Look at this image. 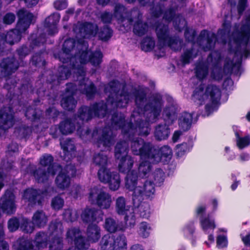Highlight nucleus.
<instances>
[{
	"mask_svg": "<svg viewBox=\"0 0 250 250\" xmlns=\"http://www.w3.org/2000/svg\"><path fill=\"white\" fill-rule=\"evenodd\" d=\"M88 199L92 204L97 206L101 209L109 208L112 201L109 193L97 188L91 189Z\"/></svg>",
	"mask_w": 250,
	"mask_h": 250,
	"instance_id": "1a4fd4ad",
	"label": "nucleus"
},
{
	"mask_svg": "<svg viewBox=\"0 0 250 250\" xmlns=\"http://www.w3.org/2000/svg\"><path fill=\"white\" fill-rule=\"evenodd\" d=\"M30 173L38 183H45L47 182L50 175H52V172H48L42 167H37L36 166L32 167L30 170Z\"/></svg>",
	"mask_w": 250,
	"mask_h": 250,
	"instance_id": "5701e85b",
	"label": "nucleus"
},
{
	"mask_svg": "<svg viewBox=\"0 0 250 250\" xmlns=\"http://www.w3.org/2000/svg\"><path fill=\"white\" fill-rule=\"evenodd\" d=\"M76 122L73 118H66L59 124L60 130L62 135H68L72 133L75 130Z\"/></svg>",
	"mask_w": 250,
	"mask_h": 250,
	"instance_id": "f704fd0d",
	"label": "nucleus"
},
{
	"mask_svg": "<svg viewBox=\"0 0 250 250\" xmlns=\"http://www.w3.org/2000/svg\"><path fill=\"white\" fill-rule=\"evenodd\" d=\"M93 162L96 166L99 167L98 171L100 170H107L109 168H107L108 160L106 155L101 153L95 154L93 158Z\"/></svg>",
	"mask_w": 250,
	"mask_h": 250,
	"instance_id": "a18cd8bd",
	"label": "nucleus"
},
{
	"mask_svg": "<svg viewBox=\"0 0 250 250\" xmlns=\"http://www.w3.org/2000/svg\"><path fill=\"white\" fill-rule=\"evenodd\" d=\"M104 227L105 229L110 233H115L120 229L118 223L111 217L105 219Z\"/></svg>",
	"mask_w": 250,
	"mask_h": 250,
	"instance_id": "864d4df0",
	"label": "nucleus"
},
{
	"mask_svg": "<svg viewBox=\"0 0 250 250\" xmlns=\"http://www.w3.org/2000/svg\"><path fill=\"white\" fill-rule=\"evenodd\" d=\"M102 211L93 208H86L81 214V218L84 223H98L103 220V214Z\"/></svg>",
	"mask_w": 250,
	"mask_h": 250,
	"instance_id": "a211bd4d",
	"label": "nucleus"
},
{
	"mask_svg": "<svg viewBox=\"0 0 250 250\" xmlns=\"http://www.w3.org/2000/svg\"><path fill=\"white\" fill-rule=\"evenodd\" d=\"M115 208L117 213L119 215H124L129 211V209L126 208L125 199L122 196L117 198Z\"/></svg>",
	"mask_w": 250,
	"mask_h": 250,
	"instance_id": "4d7b16f0",
	"label": "nucleus"
},
{
	"mask_svg": "<svg viewBox=\"0 0 250 250\" xmlns=\"http://www.w3.org/2000/svg\"><path fill=\"white\" fill-rule=\"evenodd\" d=\"M163 117L166 124L172 125L177 119V108L173 105H167L163 110Z\"/></svg>",
	"mask_w": 250,
	"mask_h": 250,
	"instance_id": "72a5a7b5",
	"label": "nucleus"
},
{
	"mask_svg": "<svg viewBox=\"0 0 250 250\" xmlns=\"http://www.w3.org/2000/svg\"><path fill=\"white\" fill-rule=\"evenodd\" d=\"M16 196L10 189H7L0 198V208L2 212L7 215H12L16 211Z\"/></svg>",
	"mask_w": 250,
	"mask_h": 250,
	"instance_id": "2eb2a0df",
	"label": "nucleus"
},
{
	"mask_svg": "<svg viewBox=\"0 0 250 250\" xmlns=\"http://www.w3.org/2000/svg\"><path fill=\"white\" fill-rule=\"evenodd\" d=\"M44 55V50H40L38 52L35 53L30 59V63L32 66L37 68L44 67L46 64Z\"/></svg>",
	"mask_w": 250,
	"mask_h": 250,
	"instance_id": "a19ab883",
	"label": "nucleus"
},
{
	"mask_svg": "<svg viewBox=\"0 0 250 250\" xmlns=\"http://www.w3.org/2000/svg\"><path fill=\"white\" fill-rule=\"evenodd\" d=\"M25 116L32 123H39L42 118L43 111L41 109L29 106L25 111Z\"/></svg>",
	"mask_w": 250,
	"mask_h": 250,
	"instance_id": "c9c22d12",
	"label": "nucleus"
},
{
	"mask_svg": "<svg viewBox=\"0 0 250 250\" xmlns=\"http://www.w3.org/2000/svg\"><path fill=\"white\" fill-rule=\"evenodd\" d=\"M93 117L103 118L108 116L111 111L108 109L107 104L103 100L95 102L90 105Z\"/></svg>",
	"mask_w": 250,
	"mask_h": 250,
	"instance_id": "412c9836",
	"label": "nucleus"
},
{
	"mask_svg": "<svg viewBox=\"0 0 250 250\" xmlns=\"http://www.w3.org/2000/svg\"><path fill=\"white\" fill-rule=\"evenodd\" d=\"M150 7V14L152 17L154 18H160L164 13V5L160 2H157L156 4L154 2Z\"/></svg>",
	"mask_w": 250,
	"mask_h": 250,
	"instance_id": "680f3d73",
	"label": "nucleus"
},
{
	"mask_svg": "<svg viewBox=\"0 0 250 250\" xmlns=\"http://www.w3.org/2000/svg\"><path fill=\"white\" fill-rule=\"evenodd\" d=\"M97 92V87L92 82H90L89 84L86 83L84 84L83 93L84 94L88 99L94 98Z\"/></svg>",
	"mask_w": 250,
	"mask_h": 250,
	"instance_id": "052dcab7",
	"label": "nucleus"
},
{
	"mask_svg": "<svg viewBox=\"0 0 250 250\" xmlns=\"http://www.w3.org/2000/svg\"><path fill=\"white\" fill-rule=\"evenodd\" d=\"M77 133L82 140L87 142L95 138L98 134L99 130L98 128L95 127L92 131L89 127L85 128L84 126L80 125L77 130Z\"/></svg>",
	"mask_w": 250,
	"mask_h": 250,
	"instance_id": "c85d7f7f",
	"label": "nucleus"
},
{
	"mask_svg": "<svg viewBox=\"0 0 250 250\" xmlns=\"http://www.w3.org/2000/svg\"><path fill=\"white\" fill-rule=\"evenodd\" d=\"M183 44V41L178 37H170L166 43V46L167 45L174 51L181 50Z\"/></svg>",
	"mask_w": 250,
	"mask_h": 250,
	"instance_id": "5fc2aeb1",
	"label": "nucleus"
},
{
	"mask_svg": "<svg viewBox=\"0 0 250 250\" xmlns=\"http://www.w3.org/2000/svg\"><path fill=\"white\" fill-rule=\"evenodd\" d=\"M65 86L61 95L60 104L65 110L73 111L77 104V101L74 97L77 93V86L73 83H67Z\"/></svg>",
	"mask_w": 250,
	"mask_h": 250,
	"instance_id": "0eeeda50",
	"label": "nucleus"
},
{
	"mask_svg": "<svg viewBox=\"0 0 250 250\" xmlns=\"http://www.w3.org/2000/svg\"><path fill=\"white\" fill-rule=\"evenodd\" d=\"M76 40L72 38H69L66 39L62 46V52L60 51L58 53L54 54V57L58 59L62 63L66 62H71V66L74 67L75 64L74 61H77L76 58L71 54V51L75 47Z\"/></svg>",
	"mask_w": 250,
	"mask_h": 250,
	"instance_id": "9d476101",
	"label": "nucleus"
},
{
	"mask_svg": "<svg viewBox=\"0 0 250 250\" xmlns=\"http://www.w3.org/2000/svg\"><path fill=\"white\" fill-rule=\"evenodd\" d=\"M115 249L114 250H126L127 241L125 236L124 234L114 235Z\"/></svg>",
	"mask_w": 250,
	"mask_h": 250,
	"instance_id": "e2e57ef3",
	"label": "nucleus"
},
{
	"mask_svg": "<svg viewBox=\"0 0 250 250\" xmlns=\"http://www.w3.org/2000/svg\"><path fill=\"white\" fill-rule=\"evenodd\" d=\"M97 175L99 180L103 183L107 184L110 189L113 191L118 190L121 184L119 173L117 171H111L109 168L107 170L98 171Z\"/></svg>",
	"mask_w": 250,
	"mask_h": 250,
	"instance_id": "ddd939ff",
	"label": "nucleus"
},
{
	"mask_svg": "<svg viewBox=\"0 0 250 250\" xmlns=\"http://www.w3.org/2000/svg\"><path fill=\"white\" fill-rule=\"evenodd\" d=\"M129 144L126 141H120L116 144L114 148V156L116 160L128 156Z\"/></svg>",
	"mask_w": 250,
	"mask_h": 250,
	"instance_id": "58836bf2",
	"label": "nucleus"
},
{
	"mask_svg": "<svg viewBox=\"0 0 250 250\" xmlns=\"http://www.w3.org/2000/svg\"><path fill=\"white\" fill-rule=\"evenodd\" d=\"M31 51L27 43H24L16 49V54L22 64H23L24 59L30 53Z\"/></svg>",
	"mask_w": 250,
	"mask_h": 250,
	"instance_id": "09e8293b",
	"label": "nucleus"
},
{
	"mask_svg": "<svg viewBox=\"0 0 250 250\" xmlns=\"http://www.w3.org/2000/svg\"><path fill=\"white\" fill-rule=\"evenodd\" d=\"M231 29V22L225 20L222 24V28L218 30V34L220 36L222 39H226L227 36H229V39H232V33L230 34Z\"/></svg>",
	"mask_w": 250,
	"mask_h": 250,
	"instance_id": "8fccbe9b",
	"label": "nucleus"
},
{
	"mask_svg": "<svg viewBox=\"0 0 250 250\" xmlns=\"http://www.w3.org/2000/svg\"><path fill=\"white\" fill-rule=\"evenodd\" d=\"M193 121L192 114L185 111L181 113L178 120L179 127L182 131H187L190 129Z\"/></svg>",
	"mask_w": 250,
	"mask_h": 250,
	"instance_id": "2f4dec72",
	"label": "nucleus"
},
{
	"mask_svg": "<svg viewBox=\"0 0 250 250\" xmlns=\"http://www.w3.org/2000/svg\"><path fill=\"white\" fill-rule=\"evenodd\" d=\"M195 57L196 55H194V49L191 47L187 49L184 51L183 53L181 55L180 60L183 64L186 65L189 64L191 60Z\"/></svg>",
	"mask_w": 250,
	"mask_h": 250,
	"instance_id": "69168bd1",
	"label": "nucleus"
},
{
	"mask_svg": "<svg viewBox=\"0 0 250 250\" xmlns=\"http://www.w3.org/2000/svg\"><path fill=\"white\" fill-rule=\"evenodd\" d=\"M21 218L16 216L10 218L7 222V227L11 232H15L20 229Z\"/></svg>",
	"mask_w": 250,
	"mask_h": 250,
	"instance_id": "774afa93",
	"label": "nucleus"
},
{
	"mask_svg": "<svg viewBox=\"0 0 250 250\" xmlns=\"http://www.w3.org/2000/svg\"><path fill=\"white\" fill-rule=\"evenodd\" d=\"M132 211H128L125 213L124 217V222L126 227L132 228L136 224V216L134 212L133 207L131 208Z\"/></svg>",
	"mask_w": 250,
	"mask_h": 250,
	"instance_id": "338daca9",
	"label": "nucleus"
},
{
	"mask_svg": "<svg viewBox=\"0 0 250 250\" xmlns=\"http://www.w3.org/2000/svg\"><path fill=\"white\" fill-rule=\"evenodd\" d=\"M86 235L88 240L92 243L97 242L101 237V229L96 224H90L86 229Z\"/></svg>",
	"mask_w": 250,
	"mask_h": 250,
	"instance_id": "ea45409f",
	"label": "nucleus"
},
{
	"mask_svg": "<svg viewBox=\"0 0 250 250\" xmlns=\"http://www.w3.org/2000/svg\"><path fill=\"white\" fill-rule=\"evenodd\" d=\"M63 155L62 156V160L67 163L70 162L74 157L76 151V147L72 139L67 138L60 142Z\"/></svg>",
	"mask_w": 250,
	"mask_h": 250,
	"instance_id": "aec40b11",
	"label": "nucleus"
},
{
	"mask_svg": "<svg viewBox=\"0 0 250 250\" xmlns=\"http://www.w3.org/2000/svg\"><path fill=\"white\" fill-rule=\"evenodd\" d=\"M34 225L29 219L21 217L20 229L24 233H31L34 229Z\"/></svg>",
	"mask_w": 250,
	"mask_h": 250,
	"instance_id": "0e129e2a",
	"label": "nucleus"
},
{
	"mask_svg": "<svg viewBox=\"0 0 250 250\" xmlns=\"http://www.w3.org/2000/svg\"><path fill=\"white\" fill-rule=\"evenodd\" d=\"M114 16L117 20L121 22H124L127 20L129 24H132L133 19L128 16V12L126 7L121 4H117L114 8Z\"/></svg>",
	"mask_w": 250,
	"mask_h": 250,
	"instance_id": "c756f323",
	"label": "nucleus"
},
{
	"mask_svg": "<svg viewBox=\"0 0 250 250\" xmlns=\"http://www.w3.org/2000/svg\"><path fill=\"white\" fill-rule=\"evenodd\" d=\"M232 40L236 44L233 48L229 43V50L234 53V57L246 58L250 56V13L246 17L244 23L240 29L237 24L232 32Z\"/></svg>",
	"mask_w": 250,
	"mask_h": 250,
	"instance_id": "7ed1b4c3",
	"label": "nucleus"
},
{
	"mask_svg": "<svg viewBox=\"0 0 250 250\" xmlns=\"http://www.w3.org/2000/svg\"><path fill=\"white\" fill-rule=\"evenodd\" d=\"M148 29V23L142 20V14L140 11H138L137 13V20L133 24V33L137 36L142 37L147 33Z\"/></svg>",
	"mask_w": 250,
	"mask_h": 250,
	"instance_id": "bb28decb",
	"label": "nucleus"
},
{
	"mask_svg": "<svg viewBox=\"0 0 250 250\" xmlns=\"http://www.w3.org/2000/svg\"><path fill=\"white\" fill-rule=\"evenodd\" d=\"M46 192V190H41L34 188L25 189L22 194V198L26 200L30 204L41 205L44 199L43 195Z\"/></svg>",
	"mask_w": 250,
	"mask_h": 250,
	"instance_id": "f3484780",
	"label": "nucleus"
},
{
	"mask_svg": "<svg viewBox=\"0 0 250 250\" xmlns=\"http://www.w3.org/2000/svg\"><path fill=\"white\" fill-rule=\"evenodd\" d=\"M208 72V65L204 62H199L195 67V75L196 77L202 80L206 77Z\"/></svg>",
	"mask_w": 250,
	"mask_h": 250,
	"instance_id": "603ef678",
	"label": "nucleus"
},
{
	"mask_svg": "<svg viewBox=\"0 0 250 250\" xmlns=\"http://www.w3.org/2000/svg\"><path fill=\"white\" fill-rule=\"evenodd\" d=\"M96 143L98 147L102 145L104 147H110L112 145V140L109 131L103 130L102 135L97 139Z\"/></svg>",
	"mask_w": 250,
	"mask_h": 250,
	"instance_id": "49530a36",
	"label": "nucleus"
},
{
	"mask_svg": "<svg viewBox=\"0 0 250 250\" xmlns=\"http://www.w3.org/2000/svg\"><path fill=\"white\" fill-rule=\"evenodd\" d=\"M60 14L54 13L47 17L44 20V26L47 28L48 34L50 35L57 32V25L60 20Z\"/></svg>",
	"mask_w": 250,
	"mask_h": 250,
	"instance_id": "a878e982",
	"label": "nucleus"
},
{
	"mask_svg": "<svg viewBox=\"0 0 250 250\" xmlns=\"http://www.w3.org/2000/svg\"><path fill=\"white\" fill-rule=\"evenodd\" d=\"M98 26L90 22H84L79 25V32L83 37L95 36L97 34Z\"/></svg>",
	"mask_w": 250,
	"mask_h": 250,
	"instance_id": "7c9ffc66",
	"label": "nucleus"
},
{
	"mask_svg": "<svg viewBox=\"0 0 250 250\" xmlns=\"http://www.w3.org/2000/svg\"><path fill=\"white\" fill-rule=\"evenodd\" d=\"M119 160L120 161L118 164V169L120 172L126 173L127 175L132 171L136 172L134 170H131L134 164V160L130 156L123 157Z\"/></svg>",
	"mask_w": 250,
	"mask_h": 250,
	"instance_id": "4c0bfd02",
	"label": "nucleus"
},
{
	"mask_svg": "<svg viewBox=\"0 0 250 250\" xmlns=\"http://www.w3.org/2000/svg\"><path fill=\"white\" fill-rule=\"evenodd\" d=\"M32 221L34 226L41 228L46 224L47 217L42 210H37L34 213Z\"/></svg>",
	"mask_w": 250,
	"mask_h": 250,
	"instance_id": "c03bdc74",
	"label": "nucleus"
},
{
	"mask_svg": "<svg viewBox=\"0 0 250 250\" xmlns=\"http://www.w3.org/2000/svg\"><path fill=\"white\" fill-rule=\"evenodd\" d=\"M97 34L100 40L107 42L112 37L113 30L108 25H104L98 30Z\"/></svg>",
	"mask_w": 250,
	"mask_h": 250,
	"instance_id": "de8ad7c7",
	"label": "nucleus"
},
{
	"mask_svg": "<svg viewBox=\"0 0 250 250\" xmlns=\"http://www.w3.org/2000/svg\"><path fill=\"white\" fill-rule=\"evenodd\" d=\"M93 118L90 106L82 105L78 109L77 114H75L73 118L76 122V121L79 120L83 124L84 122H88Z\"/></svg>",
	"mask_w": 250,
	"mask_h": 250,
	"instance_id": "473e14b6",
	"label": "nucleus"
},
{
	"mask_svg": "<svg viewBox=\"0 0 250 250\" xmlns=\"http://www.w3.org/2000/svg\"><path fill=\"white\" fill-rule=\"evenodd\" d=\"M111 123L116 129H121L124 137L130 142L131 149L134 155L148 159L152 144L146 142L141 138H135L134 136L137 132L139 135L147 136L150 131L149 122L140 118L135 121L134 124L131 121L126 122L124 114L115 111L112 115Z\"/></svg>",
	"mask_w": 250,
	"mask_h": 250,
	"instance_id": "f257e3e1",
	"label": "nucleus"
},
{
	"mask_svg": "<svg viewBox=\"0 0 250 250\" xmlns=\"http://www.w3.org/2000/svg\"><path fill=\"white\" fill-rule=\"evenodd\" d=\"M163 19L168 22L173 21V25L175 29L181 31L182 28L180 26L179 23L177 22V19L175 18L176 11L173 7H170L167 10L164 11L163 14Z\"/></svg>",
	"mask_w": 250,
	"mask_h": 250,
	"instance_id": "37998d69",
	"label": "nucleus"
},
{
	"mask_svg": "<svg viewBox=\"0 0 250 250\" xmlns=\"http://www.w3.org/2000/svg\"><path fill=\"white\" fill-rule=\"evenodd\" d=\"M34 243L38 249L46 247L47 238L44 232L39 231L37 233L35 237Z\"/></svg>",
	"mask_w": 250,
	"mask_h": 250,
	"instance_id": "bf43d9fd",
	"label": "nucleus"
},
{
	"mask_svg": "<svg viewBox=\"0 0 250 250\" xmlns=\"http://www.w3.org/2000/svg\"><path fill=\"white\" fill-rule=\"evenodd\" d=\"M114 235L105 234L103 236L100 241L101 250H114L115 249Z\"/></svg>",
	"mask_w": 250,
	"mask_h": 250,
	"instance_id": "79ce46f5",
	"label": "nucleus"
},
{
	"mask_svg": "<svg viewBox=\"0 0 250 250\" xmlns=\"http://www.w3.org/2000/svg\"><path fill=\"white\" fill-rule=\"evenodd\" d=\"M40 165L42 167H47L48 172H52V176H54L57 172V168L61 167V165H56L54 163V158L51 154H45L40 158Z\"/></svg>",
	"mask_w": 250,
	"mask_h": 250,
	"instance_id": "393cba45",
	"label": "nucleus"
},
{
	"mask_svg": "<svg viewBox=\"0 0 250 250\" xmlns=\"http://www.w3.org/2000/svg\"><path fill=\"white\" fill-rule=\"evenodd\" d=\"M20 64L14 57L3 58L0 62V77L6 78L3 88L8 91L6 97L9 100L10 104H13L12 101L16 97L12 90L15 88L16 82L15 80L9 78L19 67Z\"/></svg>",
	"mask_w": 250,
	"mask_h": 250,
	"instance_id": "423d86ee",
	"label": "nucleus"
},
{
	"mask_svg": "<svg viewBox=\"0 0 250 250\" xmlns=\"http://www.w3.org/2000/svg\"><path fill=\"white\" fill-rule=\"evenodd\" d=\"M207 208L205 205L199 206L197 207L195 214L197 217L199 218L200 223L202 230L207 233L208 229L212 231L216 228V225L214 218L210 217L208 214L205 216Z\"/></svg>",
	"mask_w": 250,
	"mask_h": 250,
	"instance_id": "4468645a",
	"label": "nucleus"
},
{
	"mask_svg": "<svg viewBox=\"0 0 250 250\" xmlns=\"http://www.w3.org/2000/svg\"><path fill=\"white\" fill-rule=\"evenodd\" d=\"M18 18L16 27L7 32L2 33L5 43L13 45L19 42L22 34L29 27L33 18V15L24 9L19 10L17 13Z\"/></svg>",
	"mask_w": 250,
	"mask_h": 250,
	"instance_id": "39448f33",
	"label": "nucleus"
},
{
	"mask_svg": "<svg viewBox=\"0 0 250 250\" xmlns=\"http://www.w3.org/2000/svg\"><path fill=\"white\" fill-rule=\"evenodd\" d=\"M55 179V183L59 189L64 190L68 188L70 185V178L69 174L72 177L75 176L76 168L74 165L67 164L64 168L62 167Z\"/></svg>",
	"mask_w": 250,
	"mask_h": 250,
	"instance_id": "9b49d317",
	"label": "nucleus"
},
{
	"mask_svg": "<svg viewBox=\"0 0 250 250\" xmlns=\"http://www.w3.org/2000/svg\"><path fill=\"white\" fill-rule=\"evenodd\" d=\"M151 149L148 159L151 161L153 163L162 162L165 165L170 162L173 153L169 146L165 145L159 147L152 144Z\"/></svg>",
	"mask_w": 250,
	"mask_h": 250,
	"instance_id": "6e6552de",
	"label": "nucleus"
},
{
	"mask_svg": "<svg viewBox=\"0 0 250 250\" xmlns=\"http://www.w3.org/2000/svg\"><path fill=\"white\" fill-rule=\"evenodd\" d=\"M14 112L12 105L4 106L0 109V128L4 131L14 124Z\"/></svg>",
	"mask_w": 250,
	"mask_h": 250,
	"instance_id": "dca6fc26",
	"label": "nucleus"
},
{
	"mask_svg": "<svg viewBox=\"0 0 250 250\" xmlns=\"http://www.w3.org/2000/svg\"><path fill=\"white\" fill-rule=\"evenodd\" d=\"M222 59V57L220 52L218 51L214 50L211 52L208 56L207 61L211 63V65L213 69H219V72L215 75L214 70L212 72V75L214 77H217L219 79L221 78L222 75L221 73L222 68L220 66V62Z\"/></svg>",
	"mask_w": 250,
	"mask_h": 250,
	"instance_id": "b1692460",
	"label": "nucleus"
},
{
	"mask_svg": "<svg viewBox=\"0 0 250 250\" xmlns=\"http://www.w3.org/2000/svg\"><path fill=\"white\" fill-rule=\"evenodd\" d=\"M152 166L151 163L147 160H144L141 162L138 167V173L136 171L138 177H140L143 178L146 177V175L151 170Z\"/></svg>",
	"mask_w": 250,
	"mask_h": 250,
	"instance_id": "3c124183",
	"label": "nucleus"
},
{
	"mask_svg": "<svg viewBox=\"0 0 250 250\" xmlns=\"http://www.w3.org/2000/svg\"><path fill=\"white\" fill-rule=\"evenodd\" d=\"M138 175L136 172L132 171L126 175L125 178V188L132 191V203L134 207L139 208L141 212L142 203L144 200L152 197L155 192L154 184L153 182L145 180L143 186H137Z\"/></svg>",
	"mask_w": 250,
	"mask_h": 250,
	"instance_id": "20e7f679",
	"label": "nucleus"
},
{
	"mask_svg": "<svg viewBox=\"0 0 250 250\" xmlns=\"http://www.w3.org/2000/svg\"><path fill=\"white\" fill-rule=\"evenodd\" d=\"M205 94L207 96L210 97L211 104L216 105L219 103L221 92L220 89L215 85H208L205 90Z\"/></svg>",
	"mask_w": 250,
	"mask_h": 250,
	"instance_id": "e433bc0d",
	"label": "nucleus"
},
{
	"mask_svg": "<svg viewBox=\"0 0 250 250\" xmlns=\"http://www.w3.org/2000/svg\"><path fill=\"white\" fill-rule=\"evenodd\" d=\"M74 63L75 64L74 67L71 66V62H66L59 67L57 75L58 81L68 79L71 75L72 69H77L79 73H84L83 69L78 64L77 61H74Z\"/></svg>",
	"mask_w": 250,
	"mask_h": 250,
	"instance_id": "6ab92c4d",
	"label": "nucleus"
},
{
	"mask_svg": "<svg viewBox=\"0 0 250 250\" xmlns=\"http://www.w3.org/2000/svg\"><path fill=\"white\" fill-rule=\"evenodd\" d=\"M15 132L21 139L26 140L32 132V128L25 125H21L15 128Z\"/></svg>",
	"mask_w": 250,
	"mask_h": 250,
	"instance_id": "13d9d810",
	"label": "nucleus"
},
{
	"mask_svg": "<svg viewBox=\"0 0 250 250\" xmlns=\"http://www.w3.org/2000/svg\"><path fill=\"white\" fill-rule=\"evenodd\" d=\"M170 125L159 124L155 126L154 130V137L156 140L161 141L168 139L170 133Z\"/></svg>",
	"mask_w": 250,
	"mask_h": 250,
	"instance_id": "cd10ccee",
	"label": "nucleus"
},
{
	"mask_svg": "<svg viewBox=\"0 0 250 250\" xmlns=\"http://www.w3.org/2000/svg\"><path fill=\"white\" fill-rule=\"evenodd\" d=\"M155 32L158 39V46L161 49L166 46V43L171 37L169 34L168 27L165 24H158L156 26Z\"/></svg>",
	"mask_w": 250,
	"mask_h": 250,
	"instance_id": "4be33fe9",
	"label": "nucleus"
},
{
	"mask_svg": "<svg viewBox=\"0 0 250 250\" xmlns=\"http://www.w3.org/2000/svg\"><path fill=\"white\" fill-rule=\"evenodd\" d=\"M137 108L142 112L146 122L154 123L159 118L164 104L162 96L153 95L144 104L146 100V93L143 89L135 88L132 92Z\"/></svg>",
	"mask_w": 250,
	"mask_h": 250,
	"instance_id": "f03ea898",
	"label": "nucleus"
},
{
	"mask_svg": "<svg viewBox=\"0 0 250 250\" xmlns=\"http://www.w3.org/2000/svg\"><path fill=\"white\" fill-rule=\"evenodd\" d=\"M66 238L68 241H73L75 246L74 249L68 250H85L89 246V241L82 235V232L79 228H73L69 229L66 232Z\"/></svg>",
	"mask_w": 250,
	"mask_h": 250,
	"instance_id": "f8f14e48",
	"label": "nucleus"
},
{
	"mask_svg": "<svg viewBox=\"0 0 250 250\" xmlns=\"http://www.w3.org/2000/svg\"><path fill=\"white\" fill-rule=\"evenodd\" d=\"M155 42L150 36L145 37L141 42V48L145 52H150L154 48Z\"/></svg>",
	"mask_w": 250,
	"mask_h": 250,
	"instance_id": "6e6d98bb",
	"label": "nucleus"
}]
</instances>
